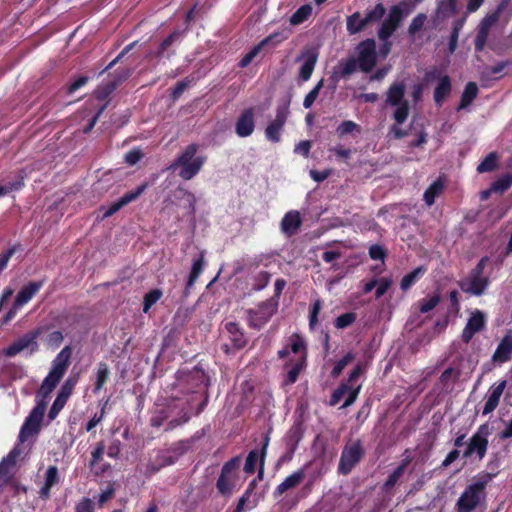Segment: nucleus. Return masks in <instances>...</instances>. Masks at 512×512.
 I'll return each instance as SVG.
<instances>
[{
  "instance_id": "6",
  "label": "nucleus",
  "mask_w": 512,
  "mask_h": 512,
  "mask_svg": "<svg viewBox=\"0 0 512 512\" xmlns=\"http://www.w3.org/2000/svg\"><path fill=\"white\" fill-rule=\"evenodd\" d=\"M488 431L481 427L466 443L463 457L480 461L484 458L488 447Z\"/></svg>"
},
{
  "instance_id": "8",
  "label": "nucleus",
  "mask_w": 512,
  "mask_h": 512,
  "mask_svg": "<svg viewBox=\"0 0 512 512\" xmlns=\"http://www.w3.org/2000/svg\"><path fill=\"white\" fill-rule=\"evenodd\" d=\"M40 288L41 284L36 282H31L23 286L21 290L17 293L10 310L5 315L4 321L9 322L10 320H12L16 316L18 311L35 296V294L40 290Z\"/></svg>"
},
{
  "instance_id": "9",
  "label": "nucleus",
  "mask_w": 512,
  "mask_h": 512,
  "mask_svg": "<svg viewBox=\"0 0 512 512\" xmlns=\"http://www.w3.org/2000/svg\"><path fill=\"white\" fill-rule=\"evenodd\" d=\"M375 41L366 40L357 47V64L364 71H370L376 64Z\"/></svg>"
},
{
  "instance_id": "34",
  "label": "nucleus",
  "mask_w": 512,
  "mask_h": 512,
  "mask_svg": "<svg viewBox=\"0 0 512 512\" xmlns=\"http://www.w3.org/2000/svg\"><path fill=\"white\" fill-rule=\"evenodd\" d=\"M174 197L176 199L182 200L184 202L183 207L188 211L194 210L195 197L192 193L179 189L175 191Z\"/></svg>"
},
{
  "instance_id": "24",
  "label": "nucleus",
  "mask_w": 512,
  "mask_h": 512,
  "mask_svg": "<svg viewBox=\"0 0 512 512\" xmlns=\"http://www.w3.org/2000/svg\"><path fill=\"white\" fill-rule=\"evenodd\" d=\"M58 470L55 466H50L45 472V479L42 487L40 488L39 494L43 498H48L50 495V489L58 483Z\"/></svg>"
},
{
  "instance_id": "11",
  "label": "nucleus",
  "mask_w": 512,
  "mask_h": 512,
  "mask_svg": "<svg viewBox=\"0 0 512 512\" xmlns=\"http://www.w3.org/2000/svg\"><path fill=\"white\" fill-rule=\"evenodd\" d=\"M35 339V332L24 335L23 337L19 338L17 341L12 343L10 346H8L5 349L4 354L11 357L24 351L32 353L37 349V342Z\"/></svg>"
},
{
  "instance_id": "31",
  "label": "nucleus",
  "mask_w": 512,
  "mask_h": 512,
  "mask_svg": "<svg viewBox=\"0 0 512 512\" xmlns=\"http://www.w3.org/2000/svg\"><path fill=\"white\" fill-rule=\"evenodd\" d=\"M368 24V19L361 18L359 13H354L347 18V30L351 34L358 33Z\"/></svg>"
},
{
  "instance_id": "63",
  "label": "nucleus",
  "mask_w": 512,
  "mask_h": 512,
  "mask_svg": "<svg viewBox=\"0 0 512 512\" xmlns=\"http://www.w3.org/2000/svg\"><path fill=\"white\" fill-rule=\"evenodd\" d=\"M403 471V466L398 467L395 472L389 477L387 481V485L392 486L396 483L397 479L400 477Z\"/></svg>"
},
{
  "instance_id": "16",
  "label": "nucleus",
  "mask_w": 512,
  "mask_h": 512,
  "mask_svg": "<svg viewBox=\"0 0 512 512\" xmlns=\"http://www.w3.org/2000/svg\"><path fill=\"white\" fill-rule=\"evenodd\" d=\"M484 325H485L484 314L479 310L473 311L468 319L466 327L463 330V334H462L463 340L465 342H469L475 333L482 330Z\"/></svg>"
},
{
  "instance_id": "32",
  "label": "nucleus",
  "mask_w": 512,
  "mask_h": 512,
  "mask_svg": "<svg viewBox=\"0 0 512 512\" xmlns=\"http://www.w3.org/2000/svg\"><path fill=\"white\" fill-rule=\"evenodd\" d=\"M425 273V269L423 267H418L412 272L406 274L401 281L402 290H408L419 278H421Z\"/></svg>"
},
{
  "instance_id": "59",
  "label": "nucleus",
  "mask_w": 512,
  "mask_h": 512,
  "mask_svg": "<svg viewBox=\"0 0 512 512\" xmlns=\"http://www.w3.org/2000/svg\"><path fill=\"white\" fill-rule=\"evenodd\" d=\"M357 61L355 59H350L343 63L342 65V73L345 75L351 74L356 68Z\"/></svg>"
},
{
  "instance_id": "36",
  "label": "nucleus",
  "mask_w": 512,
  "mask_h": 512,
  "mask_svg": "<svg viewBox=\"0 0 512 512\" xmlns=\"http://www.w3.org/2000/svg\"><path fill=\"white\" fill-rule=\"evenodd\" d=\"M498 157L495 153H490L477 167L479 173L490 172L497 166Z\"/></svg>"
},
{
  "instance_id": "53",
  "label": "nucleus",
  "mask_w": 512,
  "mask_h": 512,
  "mask_svg": "<svg viewBox=\"0 0 512 512\" xmlns=\"http://www.w3.org/2000/svg\"><path fill=\"white\" fill-rule=\"evenodd\" d=\"M76 512H93V503L89 499H83L76 506Z\"/></svg>"
},
{
  "instance_id": "22",
  "label": "nucleus",
  "mask_w": 512,
  "mask_h": 512,
  "mask_svg": "<svg viewBox=\"0 0 512 512\" xmlns=\"http://www.w3.org/2000/svg\"><path fill=\"white\" fill-rule=\"evenodd\" d=\"M401 20V14L398 8H393L389 14L388 19L383 23L380 31H379V38L380 39H387L390 37V35L393 33V31L396 29L397 25L399 24Z\"/></svg>"
},
{
  "instance_id": "38",
  "label": "nucleus",
  "mask_w": 512,
  "mask_h": 512,
  "mask_svg": "<svg viewBox=\"0 0 512 512\" xmlns=\"http://www.w3.org/2000/svg\"><path fill=\"white\" fill-rule=\"evenodd\" d=\"M512 185V175L507 174L502 177H500L497 181H495L492 186L491 190L495 193H502L505 190H507Z\"/></svg>"
},
{
  "instance_id": "54",
  "label": "nucleus",
  "mask_w": 512,
  "mask_h": 512,
  "mask_svg": "<svg viewBox=\"0 0 512 512\" xmlns=\"http://www.w3.org/2000/svg\"><path fill=\"white\" fill-rule=\"evenodd\" d=\"M456 2L457 0H446L441 3L440 10L445 14L454 13L456 10Z\"/></svg>"
},
{
  "instance_id": "25",
  "label": "nucleus",
  "mask_w": 512,
  "mask_h": 512,
  "mask_svg": "<svg viewBox=\"0 0 512 512\" xmlns=\"http://www.w3.org/2000/svg\"><path fill=\"white\" fill-rule=\"evenodd\" d=\"M285 123L284 116H277L265 130L266 138L271 142H278L281 137V132Z\"/></svg>"
},
{
  "instance_id": "45",
  "label": "nucleus",
  "mask_w": 512,
  "mask_h": 512,
  "mask_svg": "<svg viewBox=\"0 0 512 512\" xmlns=\"http://www.w3.org/2000/svg\"><path fill=\"white\" fill-rule=\"evenodd\" d=\"M258 459H259V455L257 452H255V451L250 452L246 459L244 470L247 473H253Z\"/></svg>"
},
{
  "instance_id": "33",
  "label": "nucleus",
  "mask_w": 512,
  "mask_h": 512,
  "mask_svg": "<svg viewBox=\"0 0 512 512\" xmlns=\"http://www.w3.org/2000/svg\"><path fill=\"white\" fill-rule=\"evenodd\" d=\"M478 93V88L475 83H468L461 97L459 108H466L472 103Z\"/></svg>"
},
{
  "instance_id": "7",
  "label": "nucleus",
  "mask_w": 512,
  "mask_h": 512,
  "mask_svg": "<svg viewBox=\"0 0 512 512\" xmlns=\"http://www.w3.org/2000/svg\"><path fill=\"white\" fill-rule=\"evenodd\" d=\"M238 467V460H232L223 467L217 482V487L222 494H229L234 488L240 485Z\"/></svg>"
},
{
  "instance_id": "3",
  "label": "nucleus",
  "mask_w": 512,
  "mask_h": 512,
  "mask_svg": "<svg viewBox=\"0 0 512 512\" xmlns=\"http://www.w3.org/2000/svg\"><path fill=\"white\" fill-rule=\"evenodd\" d=\"M405 85L402 83L392 84L386 92V105L392 109V117L396 125L391 127V133L396 138H402L405 133L397 126L406 121L410 108L404 97Z\"/></svg>"
},
{
  "instance_id": "44",
  "label": "nucleus",
  "mask_w": 512,
  "mask_h": 512,
  "mask_svg": "<svg viewBox=\"0 0 512 512\" xmlns=\"http://www.w3.org/2000/svg\"><path fill=\"white\" fill-rule=\"evenodd\" d=\"M355 321V314L353 313H346L341 316H339L336 321L335 325L337 328H345L349 325H351Z\"/></svg>"
},
{
  "instance_id": "21",
  "label": "nucleus",
  "mask_w": 512,
  "mask_h": 512,
  "mask_svg": "<svg viewBox=\"0 0 512 512\" xmlns=\"http://www.w3.org/2000/svg\"><path fill=\"white\" fill-rule=\"evenodd\" d=\"M72 389H73V383L70 380L66 381L65 384L61 387V389L58 393V396H57L56 400L54 401L53 406L49 413V416L51 419H53L59 413V411L64 407L67 399L71 395Z\"/></svg>"
},
{
  "instance_id": "27",
  "label": "nucleus",
  "mask_w": 512,
  "mask_h": 512,
  "mask_svg": "<svg viewBox=\"0 0 512 512\" xmlns=\"http://www.w3.org/2000/svg\"><path fill=\"white\" fill-rule=\"evenodd\" d=\"M304 476H305V473L303 470H298V471L292 473L291 475L286 477L282 483H280L277 486L276 491L279 494H282L285 491L296 487L298 484H300L302 482V480L304 479Z\"/></svg>"
},
{
  "instance_id": "1",
  "label": "nucleus",
  "mask_w": 512,
  "mask_h": 512,
  "mask_svg": "<svg viewBox=\"0 0 512 512\" xmlns=\"http://www.w3.org/2000/svg\"><path fill=\"white\" fill-rule=\"evenodd\" d=\"M71 353L72 352L70 347L66 346L53 360L51 369L43 380V383L38 391V404L26 419L20 431L19 438L22 442L26 441L30 436H33L38 432L40 423L46 410L47 398L66 372Z\"/></svg>"
},
{
  "instance_id": "47",
  "label": "nucleus",
  "mask_w": 512,
  "mask_h": 512,
  "mask_svg": "<svg viewBox=\"0 0 512 512\" xmlns=\"http://www.w3.org/2000/svg\"><path fill=\"white\" fill-rule=\"evenodd\" d=\"M392 285V280L390 278H381L377 281V290L376 297L380 298L383 296L389 287Z\"/></svg>"
},
{
  "instance_id": "5",
  "label": "nucleus",
  "mask_w": 512,
  "mask_h": 512,
  "mask_svg": "<svg viewBox=\"0 0 512 512\" xmlns=\"http://www.w3.org/2000/svg\"><path fill=\"white\" fill-rule=\"evenodd\" d=\"M487 482L488 478L477 481L465 489L457 502L458 512H470L480 503Z\"/></svg>"
},
{
  "instance_id": "40",
  "label": "nucleus",
  "mask_w": 512,
  "mask_h": 512,
  "mask_svg": "<svg viewBox=\"0 0 512 512\" xmlns=\"http://www.w3.org/2000/svg\"><path fill=\"white\" fill-rule=\"evenodd\" d=\"M162 296V291L159 289L152 290L148 292L144 297V307L143 311L145 313L151 308L153 304H155Z\"/></svg>"
},
{
  "instance_id": "15",
  "label": "nucleus",
  "mask_w": 512,
  "mask_h": 512,
  "mask_svg": "<svg viewBox=\"0 0 512 512\" xmlns=\"http://www.w3.org/2000/svg\"><path fill=\"white\" fill-rule=\"evenodd\" d=\"M360 385L356 387H349L348 385H342L336 390L331 398V405H336L344 399L342 407L351 405L358 396L360 391Z\"/></svg>"
},
{
  "instance_id": "56",
  "label": "nucleus",
  "mask_w": 512,
  "mask_h": 512,
  "mask_svg": "<svg viewBox=\"0 0 512 512\" xmlns=\"http://www.w3.org/2000/svg\"><path fill=\"white\" fill-rule=\"evenodd\" d=\"M369 255L372 259H379V260H383L384 259V256H385V253H384V250L382 247L380 246H372L369 250Z\"/></svg>"
},
{
  "instance_id": "57",
  "label": "nucleus",
  "mask_w": 512,
  "mask_h": 512,
  "mask_svg": "<svg viewBox=\"0 0 512 512\" xmlns=\"http://www.w3.org/2000/svg\"><path fill=\"white\" fill-rule=\"evenodd\" d=\"M329 175H330L329 170H324V171L311 170L310 171V176L313 178V180H315L317 182H321V181L325 180Z\"/></svg>"
},
{
  "instance_id": "48",
  "label": "nucleus",
  "mask_w": 512,
  "mask_h": 512,
  "mask_svg": "<svg viewBox=\"0 0 512 512\" xmlns=\"http://www.w3.org/2000/svg\"><path fill=\"white\" fill-rule=\"evenodd\" d=\"M385 9L381 4H377L367 15L368 23L379 20L384 15Z\"/></svg>"
},
{
  "instance_id": "35",
  "label": "nucleus",
  "mask_w": 512,
  "mask_h": 512,
  "mask_svg": "<svg viewBox=\"0 0 512 512\" xmlns=\"http://www.w3.org/2000/svg\"><path fill=\"white\" fill-rule=\"evenodd\" d=\"M226 329L231 336L232 341L235 343L237 347H241L244 345V337L242 332L240 331L239 326L236 323L229 322L226 324Z\"/></svg>"
},
{
  "instance_id": "64",
  "label": "nucleus",
  "mask_w": 512,
  "mask_h": 512,
  "mask_svg": "<svg viewBox=\"0 0 512 512\" xmlns=\"http://www.w3.org/2000/svg\"><path fill=\"white\" fill-rule=\"evenodd\" d=\"M500 437L502 439L512 437V419L505 424V429L501 432Z\"/></svg>"
},
{
  "instance_id": "30",
  "label": "nucleus",
  "mask_w": 512,
  "mask_h": 512,
  "mask_svg": "<svg viewBox=\"0 0 512 512\" xmlns=\"http://www.w3.org/2000/svg\"><path fill=\"white\" fill-rule=\"evenodd\" d=\"M451 83L447 76L440 78L438 85L435 89L434 98L437 103H441L450 93Z\"/></svg>"
},
{
  "instance_id": "43",
  "label": "nucleus",
  "mask_w": 512,
  "mask_h": 512,
  "mask_svg": "<svg viewBox=\"0 0 512 512\" xmlns=\"http://www.w3.org/2000/svg\"><path fill=\"white\" fill-rule=\"evenodd\" d=\"M354 131H359V126L353 121H344L337 128L339 136H344Z\"/></svg>"
},
{
  "instance_id": "14",
  "label": "nucleus",
  "mask_w": 512,
  "mask_h": 512,
  "mask_svg": "<svg viewBox=\"0 0 512 512\" xmlns=\"http://www.w3.org/2000/svg\"><path fill=\"white\" fill-rule=\"evenodd\" d=\"M286 36L283 33L275 32L265 39H263L258 45L252 48L240 61L241 67H246L249 63L258 55V53L262 50V48L269 44H279L281 43Z\"/></svg>"
},
{
  "instance_id": "61",
  "label": "nucleus",
  "mask_w": 512,
  "mask_h": 512,
  "mask_svg": "<svg viewBox=\"0 0 512 512\" xmlns=\"http://www.w3.org/2000/svg\"><path fill=\"white\" fill-rule=\"evenodd\" d=\"M459 457V452L457 450L451 451L446 458L444 459L442 466L448 467L453 461H455Z\"/></svg>"
},
{
  "instance_id": "42",
  "label": "nucleus",
  "mask_w": 512,
  "mask_h": 512,
  "mask_svg": "<svg viewBox=\"0 0 512 512\" xmlns=\"http://www.w3.org/2000/svg\"><path fill=\"white\" fill-rule=\"evenodd\" d=\"M323 87V80L319 81L317 85L306 95L303 105L305 108H309L312 106L314 101L319 95L321 88Z\"/></svg>"
},
{
  "instance_id": "46",
  "label": "nucleus",
  "mask_w": 512,
  "mask_h": 512,
  "mask_svg": "<svg viewBox=\"0 0 512 512\" xmlns=\"http://www.w3.org/2000/svg\"><path fill=\"white\" fill-rule=\"evenodd\" d=\"M353 360V356L352 354H347L345 355L333 368L332 370V375L334 377H337L341 372L342 370L344 369V367L346 365H348L351 361Z\"/></svg>"
},
{
  "instance_id": "26",
  "label": "nucleus",
  "mask_w": 512,
  "mask_h": 512,
  "mask_svg": "<svg viewBox=\"0 0 512 512\" xmlns=\"http://www.w3.org/2000/svg\"><path fill=\"white\" fill-rule=\"evenodd\" d=\"M497 13H494L490 16H487L481 23V26H480V30H479V34L476 38V48L478 50H481L484 45H485V42H486V39H487V35H488V29L490 28L491 25H493L496 21H497Z\"/></svg>"
},
{
  "instance_id": "41",
  "label": "nucleus",
  "mask_w": 512,
  "mask_h": 512,
  "mask_svg": "<svg viewBox=\"0 0 512 512\" xmlns=\"http://www.w3.org/2000/svg\"><path fill=\"white\" fill-rule=\"evenodd\" d=\"M439 296L438 295H431L425 299H423L419 305V310L422 313H426L430 310H432L438 303H439Z\"/></svg>"
},
{
  "instance_id": "4",
  "label": "nucleus",
  "mask_w": 512,
  "mask_h": 512,
  "mask_svg": "<svg viewBox=\"0 0 512 512\" xmlns=\"http://www.w3.org/2000/svg\"><path fill=\"white\" fill-rule=\"evenodd\" d=\"M204 163L205 158L197 155V146L189 145L171 165V168L179 169V176L190 180L200 171Z\"/></svg>"
},
{
  "instance_id": "58",
  "label": "nucleus",
  "mask_w": 512,
  "mask_h": 512,
  "mask_svg": "<svg viewBox=\"0 0 512 512\" xmlns=\"http://www.w3.org/2000/svg\"><path fill=\"white\" fill-rule=\"evenodd\" d=\"M23 185V181L20 180L15 183H11L8 186L0 187V196H3L11 191L18 190Z\"/></svg>"
},
{
  "instance_id": "2",
  "label": "nucleus",
  "mask_w": 512,
  "mask_h": 512,
  "mask_svg": "<svg viewBox=\"0 0 512 512\" xmlns=\"http://www.w3.org/2000/svg\"><path fill=\"white\" fill-rule=\"evenodd\" d=\"M279 356L286 359L288 367L287 381L294 383L299 373L304 369L307 358L305 341L299 335H292L287 345L279 351Z\"/></svg>"
},
{
  "instance_id": "23",
  "label": "nucleus",
  "mask_w": 512,
  "mask_h": 512,
  "mask_svg": "<svg viewBox=\"0 0 512 512\" xmlns=\"http://www.w3.org/2000/svg\"><path fill=\"white\" fill-rule=\"evenodd\" d=\"M512 353V335H506L498 345L493 361L498 363L506 362Z\"/></svg>"
},
{
  "instance_id": "29",
  "label": "nucleus",
  "mask_w": 512,
  "mask_h": 512,
  "mask_svg": "<svg viewBox=\"0 0 512 512\" xmlns=\"http://www.w3.org/2000/svg\"><path fill=\"white\" fill-rule=\"evenodd\" d=\"M313 8L310 4H304L299 7L290 17L289 22L293 26L305 22L312 14Z\"/></svg>"
},
{
  "instance_id": "17",
  "label": "nucleus",
  "mask_w": 512,
  "mask_h": 512,
  "mask_svg": "<svg viewBox=\"0 0 512 512\" xmlns=\"http://www.w3.org/2000/svg\"><path fill=\"white\" fill-rule=\"evenodd\" d=\"M506 388V381L502 380L499 383L493 384L489 389V395L486 400L483 414H489L496 409L499 404L500 398Z\"/></svg>"
},
{
  "instance_id": "62",
  "label": "nucleus",
  "mask_w": 512,
  "mask_h": 512,
  "mask_svg": "<svg viewBox=\"0 0 512 512\" xmlns=\"http://www.w3.org/2000/svg\"><path fill=\"white\" fill-rule=\"evenodd\" d=\"M86 81H87V79L85 77L77 79L75 82H73L70 85V87L68 89L69 93H73L74 91H76L77 89H79L80 87L85 85Z\"/></svg>"
},
{
  "instance_id": "52",
  "label": "nucleus",
  "mask_w": 512,
  "mask_h": 512,
  "mask_svg": "<svg viewBox=\"0 0 512 512\" xmlns=\"http://www.w3.org/2000/svg\"><path fill=\"white\" fill-rule=\"evenodd\" d=\"M142 157L140 150H132L125 155V160L129 165L136 164Z\"/></svg>"
},
{
  "instance_id": "13",
  "label": "nucleus",
  "mask_w": 512,
  "mask_h": 512,
  "mask_svg": "<svg viewBox=\"0 0 512 512\" xmlns=\"http://www.w3.org/2000/svg\"><path fill=\"white\" fill-rule=\"evenodd\" d=\"M255 127V112L253 108L246 109L239 116L236 124L235 130L239 137H248L250 136Z\"/></svg>"
},
{
  "instance_id": "51",
  "label": "nucleus",
  "mask_w": 512,
  "mask_h": 512,
  "mask_svg": "<svg viewBox=\"0 0 512 512\" xmlns=\"http://www.w3.org/2000/svg\"><path fill=\"white\" fill-rule=\"evenodd\" d=\"M310 149H311V142L305 140V141H301L300 143H298L296 145L294 151L297 154H301L303 156H308Z\"/></svg>"
},
{
  "instance_id": "49",
  "label": "nucleus",
  "mask_w": 512,
  "mask_h": 512,
  "mask_svg": "<svg viewBox=\"0 0 512 512\" xmlns=\"http://www.w3.org/2000/svg\"><path fill=\"white\" fill-rule=\"evenodd\" d=\"M121 208L122 207L118 201L114 202L113 204H111L108 207H101L100 212L102 213V219L112 216L114 213H116Z\"/></svg>"
},
{
  "instance_id": "28",
  "label": "nucleus",
  "mask_w": 512,
  "mask_h": 512,
  "mask_svg": "<svg viewBox=\"0 0 512 512\" xmlns=\"http://www.w3.org/2000/svg\"><path fill=\"white\" fill-rule=\"evenodd\" d=\"M444 190V182L441 179L434 181L424 192V201L428 206H431L437 197H439Z\"/></svg>"
},
{
  "instance_id": "50",
  "label": "nucleus",
  "mask_w": 512,
  "mask_h": 512,
  "mask_svg": "<svg viewBox=\"0 0 512 512\" xmlns=\"http://www.w3.org/2000/svg\"><path fill=\"white\" fill-rule=\"evenodd\" d=\"M108 377V369L105 365H101L97 372V388L100 389Z\"/></svg>"
},
{
  "instance_id": "60",
  "label": "nucleus",
  "mask_w": 512,
  "mask_h": 512,
  "mask_svg": "<svg viewBox=\"0 0 512 512\" xmlns=\"http://www.w3.org/2000/svg\"><path fill=\"white\" fill-rule=\"evenodd\" d=\"M424 21H425L424 16L420 15V16L416 17L410 25V28H409L410 33H415L417 30H419L423 26Z\"/></svg>"
},
{
  "instance_id": "37",
  "label": "nucleus",
  "mask_w": 512,
  "mask_h": 512,
  "mask_svg": "<svg viewBox=\"0 0 512 512\" xmlns=\"http://www.w3.org/2000/svg\"><path fill=\"white\" fill-rule=\"evenodd\" d=\"M147 185L142 184L141 186L137 187L135 190L130 191L123 195L119 200V204L121 207H124L125 205L129 204L130 202L136 200L146 189Z\"/></svg>"
},
{
  "instance_id": "18",
  "label": "nucleus",
  "mask_w": 512,
  "mask_h": 512,
  "mask_svg": "<svg viewBox=\"0 0 512 512\" xmlns=\"http://www.w3.org/2000/svg\"><path fill=\"white\" fill-rule=\"evenodd\" d=\"M302 220L300 213L298 211L292 210L287 212L281 220L280 227L281 231L287 235L291 236L297 232L299 227L301 226Z\"/></svg>"
},
{
  "instance_id": "19",
  "label": "nucleus",
  "mask_w": 512,
  "mask_h": 512,
  "mask_svg": "<svg viewBox=\"0 0 512 512\" xmlns=\"http://www.w3.org/2000/svg\"><path fill=\"white\" fill-rule=\"evenodd\" d=\"M301 66L299 70V75L302 80L307 81L315 68V64L317 62V53L314 50L305 51L301 57Z\"/></svg>"
},
{
  "instance_id": "39",
  "label": "nucleus",
  "mask_w": 512,
  "mask_h": 512,
  "mask_svg": "<svg viewBox=\"0 0 512 512\" xmlns=\"http://www.w3.org/2000/svg\"><path fill=\"white\" fill-rule=\"evenodd\" d=\"M203 266H204V260H203V255H201L200 258L195 260L192 264V269H191L190 277L188 280L189 286L193 285L194 282L199 277V275L202 273Z\"/></svg>"
},
{
  "instance_id": "12",
  "label": "nucleus",
  "mask_w": 512,
  "mask_h": 512,
  "mask_svg": "<svg viewBox=\"0 0 512 512\" xmlns=\"http://www.w3.org/2000/svg\"><path fill=\"white\" fill-rule=\"evenodd\" d=\"M276 310L277 302L275 300H269L257 310L250 312L249 322L254 327H260L272 317Z\"/></svg>"
},
{
  "instance_id": "20",
  "label": "nucleus",
  "mask_w": 512,
  "mask_h": 512,
  "mask_svg": "<svg viewBox=\"0 0 512 512\" xmlns=\"http://www.w3.org/2000/svg\"><path fill=\"white\" fill-rule=\"evenodd\" d=\"M487 279L480 275V271H477L476 275H473L462 283V289L474 295H480L487 287Z\"/></svg>"
},
{
  "instance_id": "55",
  "label": "nucleus",
  "mask_w": 512,
  "mask_h": 512,
  "mask_svg": "<svg viewBox=\"0 0 512 512\" xmlns=\"http://www.w3.org/2000/svg\"><path fill=\"white\" fill-rule=\"evenodd\" d=\"M321 310V303L320 301H315L310 315V326L313 327L317 323V316Z\"/></svg>"
},
{
  "instance_id": "10",
  "label": "nucleus",
  "mask_w": 512,
  "mask_h": 512,
  "mask_svg": "<svg viewBox=\"0 0 512 512\" xmlns=\"http://www.w3.org/2000/svg\"><path fill=\"white\" fill-rule=\"evenodd\" d=\"M362 456V449L359 443H353L345 448L342 453L339 470L343 474H347L360 460Z\"/></svg>"
}]
</instances>
